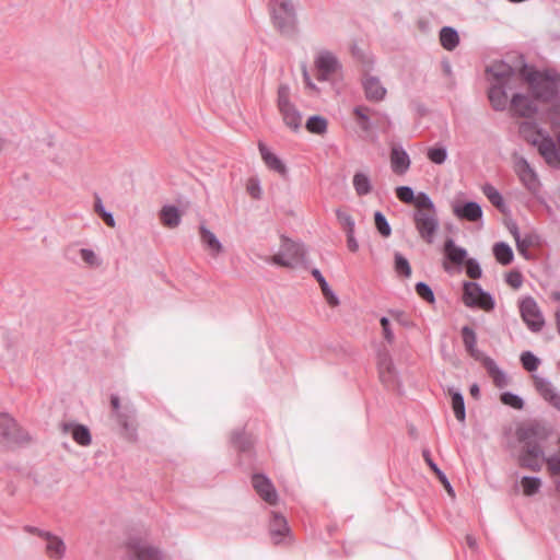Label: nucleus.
I'll list each match as a JSON object with an SVG mask.
<instances>
[{"mask_svg":"<svg viewBox=\"0 0 560 560\" xmlns=\"http://www.w3.org/2000/svg\"><path fill=\"white\" fill-rule=\"evenodd\" d=\"M131 553L137 560H164L163 552L149 542H136L131 545Z\"/></svg>","mask_w":560,"mask_h":560,"instance_id":"nucleus-24","label":"nucleus"},{"mask_svg":"<svg viewBox=\"0 0 560 560\" xmlns=\"http://www.w3.org/2000/svg\"><path fill=\"white\" fill-rule=\"evenodd\" d=\"M110 405H112V408H113L114 417H117L118 412H121L122 408H124V407L120 406V400H119L118 396L112 395V397H110Z\"/></svg>","mask_w":560,"mask_h":560,"instance_id":"nucleus-64","label":"nucleus"},{"mask_svg":"<svg viewBox=\"0 0 560 560\" xmlns=\"http://www.w3.org/2000/svg\"><path fill=\"white\" fill-rule=\"evenodd\" d=\"M312 275L317 280V282L322 289L323 295L326 299V302L332 307L338 306L339 299L334 293V291L330 289L326 279L323 277L322 272L318 269H313Z\"/></svg>","mask_w":560,"mask_h":560,"instance_id":"nucleus-33","label":"nucleus"},{"mask_svg":"<svg viewBox=\"0 0 560 560\" xmlns=\"http://www.w3.org/2000/svg\"><path fill=\"white\" fill-rule=\"evenodd\" d=\"M465 265H466V273L469 278H471V279L481 278L482 270H481L479 264L475 259H472V258L467 259L465 261Z\"/></svg>","mask_w":560,"mask_h":560,"instance_id":"nucleus-57","label":"nucleus"},{"mask_svg":"<svg viewBox=\"0 0 560 560\" xmlns=\"http://www.w3.org/2000/svg\"><path fill=\"white\" fill-rule=\"evenodd\" d=\"M444 253L450 261L455 265H462L467 259V250L455 244L452 238H447L444 243Z\"/></svg>","mask_w":560,"mask_h":560,"instance_id":"nucleus-30","label":"nucleus"},{"mask_svg":"<svg viewBox=\"0 0 560 560\" xmlns=\"http://www.w3.org/2000/svg\"><path fill=\"white\" fill-rule=\"evenodd\" d=\"M453 213L458 219L477 222L482 217V209L479 203L468 201L464 205L455 203L453 206Z\"/></svg>","mask_w":560,"mask_h":560,"instance_id":"nucleus-21","label":"nucleus"},{"mask_svg":"<svg viewBox=\"0 0 560 560\" xmlns=\"http://www.w3.org/2000/svg\"><path fill=\"white\" fill-rule=\"evenodd\" d=\"M361 84L368 101L380 103L385 100L387 90L378 77L366 72L362 75Z\"/></svg>","mask_w":560,"mask_h":560,"instance_id":"nucleus-10","label":"nucleus"},{"mask_svg":"<svg viewBox=\"0 0 560 560\" xmlns=\"http://www.w3.org/2000/svg\"><path fill=\"white\" fill-rule=\"evenodd\" d=\"M520 135L530 144H535L537 140L542 136L537 125L532 121H523L518 127Z\"/></svg>","mask_w":560,"mask_h":560,"instance_id":"nucleus-36","label":"nucleus"},{"mask_svg":"<svg viewBox=\"0 0 560 560\" xmlns=\"http://www.w3.org/2000/svg\"><path fill=\"white\" fill-rule=\"evenodd\" d=\"M347 245L349 250L357 252L359 248V244L354 238V232H347Z\"/></svg>","mask_w":560,"mask_h":560,"instance_id":"nucleus-63","label":"nucleus"},{"mask_svg":"<svg viewBox=\"0 0 560 560\" xmlns=\"http://www.w3.org/2000/svg\"><path fill=\"white\" fill-rule=\"evenodd\" d=\"M545 161L552 166L560 165V158L555 141L548 135H542L534 144Z\"/></svg>","mask_w":560,"mask_h":560,"instance_id":"nucleus-19","label":"nucleus"},{"mask_svg":"<svg viewBox=\"0 0 560 560\" xmlns=\"http://www.w3.org/2000/svg\"><path fill=\"white\" fill-rule=\"evenodd\" d=\"M462 337L464 347L471 358L481 362H483L485 358H488L477 349V336L472 328L469 326H464L462 328Z\"/></svg>","mask_w":560,"mask_h":560,"instance_id":"nucleus-26","label":"nucleus"},{"mask_svg":"<svg viewBox=\"0 0 560 560\" xmlns=\"http://www.w3.org/2000/svg\"><path fill=\"white\" fill-rule=\"evenodd\" d=\"M352 183L358 196H366L372 191L370 177L364 173H355Z\"/></svg>","mask_w":560,"mask_h":560,"instance_id":"nucleus-40","label":"nucleus"},{"mask_svg":"<svg viewBox=\"0 0 560 560\" xmlns=\"http://www.w3.org/2000/svg\"><path fill=\"white\" fill-rule=\"evenodd\" d=\"M483 366L487 369L488 373L493 380L495 386L502 388L508 385L506 375L499 369L494 360L491 358L483 359Z\"/></svg>","mask_w":560,"mask_h":560,"instance_id":"nucleus-34","label":"nucleus"},{"mask_svg":"<svg viewBox=\"0 0 560 560\" xmlns=\"http://www.w3.org/2000/svg\"><path fill=\"white\" fill-rule=\"evenodd\" d=\"M533 380L535 388L539 395L555 408L560 410V394L556 390L552 383L538 375H534Z\"/></svg>","mask_w":560,"mask_h":560,"instance_id":"nucleus-18","label":"nucleus"},{"mask_svg":"<svg viewBox=\"0 0 560 560\" xmlns=\"http://www.w3.org/2000/svg\"><path fill=\"white\" fill-rule=\"evenodd\" d=\"M252 483L259 497L267 503L273 505L278 501L277 491L272 482L264 475L255 474Z\"/></svg>","mask_w":560,"mask_h":560,"instance_id":"nucleus-15","label":"nucleus"},{"mask_svg":"<svg viewBox=\"0 0 560 560\" xmlns=\"http://www.w3.org/2000/svg\"><path fill=\"white\" fill-rule=\"evenodd\" d=\"M482 192L500 212L506 213L508 207L504 202V199L494 186L491 184L483 185Z\"/></svg>","mask_w":560,"mask_h":560,"instance_id":"nucleus-35","label":"nucleus"},{"mask_svg":"<svg viewBox=\"0 0 560 560\" xmlns=\"http://www.w3.org/2000/svg\"><path fill=\"white\" fill-rule=\"evenodd\" d=\"M396 196L397 198L408 205H412L415 201V192L411 187L409 186H399L396 188Z\"/></svg>","mask_w":560,"mask_h":560,"instance_id":"nucleus-51","label":"nucleus"},{"mask_svg":"<svg viewBox=\"0 0 560 560\" xmlns=\"http://www.w3.org/2000/svg\"><path fill=\"white\" fill-rule=\"evenodd\" d=\"M39 537L45 541V553L51 560H62L67 553L65 540L50 532L39 533Z\"/></svg>","mask_w":560,"mask_h":560,"instance_id":"nucleus-12","label":"nucleus"},{"mask_svg":"<svg viewBox=\"0 0 560 560\" xmlns=\"http://www.w3.org/2000/svg\"><path fill=\"white\" fill-rule=\"evenodd\" d=\"M394 264L395 271L405 278H409L411 276V267L406 257H404L400 253H395L394 255Z\"/></svg>","mask_w":560,"mask_h":560,"instance_id":"nucleus-44","label":"nucleus"},{"mask_svg":"<svg viewBox=\"0 0 560 560\" xmlns=\"http://www.w3.org/2000/svg\"><path fill=\"white\" fill-rule=\"evenodd\" d=\"M246 190L252 198L256 200H259L261 198V187L258 178H249L246 184Z\"/></svg>","mask_w":560,"mask_h":560,"instance_id":"nucleus-58","label":"nucleus"},{"mask_svg":"<svg viewBox=\"0 0 560 560\" xmlns=\"http://www.w3.org/2000/svg\"><path fill=\"white\" fill-rule=\"evenodd\" d=\"M277 105L285 126L293 131H298L302 126V114L290 100V88L288 84L279 85Z\"/></svg>","mask_w":560,"mask_h":560,"instance_id":"nucleus-4","label":"nucleus"},{"mask_svg":"<svg viewBox=\"0 0 560 560\" xmlns=\"http://www.w3.org/2000/svg\"><path fill=\"white\" fill-rule=\"evenodd\" d=\"M488 72L493 75L498 83L510 84V81L514 79V69L505 62H495L488 68Z\"/></svg>","mask_w":560,"mask_h":560,"instance_id":"nucleus-29","label":"nucleus"},{"mask_svg":"<svg viewBox=\"0 0 560 560\" xmlns=\"http://www.w3.org/2000/svg\"><path fill=\"white\" fill-rule=\"evenodd\" d=\"M62 431L70 434L73 441L81 446H89L92 442V435L86 425L68 422L62 424Z\"/></svg>","mask_w":560,"mask_h":560,"instance_id":"nucleus-22","label":"nucleus"},{"mask_svg":"<svg viewBox=\"0 0 560 560\" xmlns=\"http://www.w3.org/2000/svg\"><path fill=\"white\" fill-rule=\"evenodd\" d=\"M535 102L527 95L516 93L511 100V112L518 117L530 118L537 113Z\"/></svg>","mask_w":560,"mask_h":560,"instance_id":"nucleus-14","label":"nucleus"},{"mask_svg":"<svg viewBox=\"0 0 560 560\" xmlns=\"http://www.w3.org/2000/svg\"><path fill=\"white\" fill-rule=\"evenodd\" d=\"M521 74L529 84L535 100L549 102L558 95L560 75L556 71L528 70L527 67L524 66L521 70Z\"/></svg>","mask_w":560,"mask_h":560,"instance_id":"nucleus-1","label":"nucleus"},{"mask_svg":"<svg viewBox=\"0 0 560 560\" xmlns=\"http://www.w3.org/2000/svg\"><path fill=\"white\" fill-rule=\"evenodd\" d=\"M517 173L520 176V179L523 182V184L530 190H534L537 187L538 179L536 176V173L530 167L528 162L525 159H521L517 164Z\"/></svg>","mask_w":560,"mask_h":560,"instance_id":"nucleus-28","label":"nucleus"},{"mask_svg":"<svg viewBox=\"0 0 560 560\" xmlns=\"http://www.w3.org/2000/svg\"><path fill=\"white\" fill-rule=\"evenodd\" d=\"M231 441L233 446L241 452H247L254 445L253 436L244 431L233 432Z\"/></svg>","mask_w":560,"mask_h":560,"instance_id":"nucleus-39","label":"nucleus"},{"mask_svg":"<svg viewBox=\"0 0 560 560\" xmlns=\"http://www.w3.org/2000/svg\"><path fill=\"white\" fill-rule=\"evenodd\" d=\"M440 43L444 49L448 51L454 50L459 44L457 31L451 26L442 27L440 31Z\"/></svg>","mask_w":560,"mask_h":560,"instance_id":"nucleus-32","label":"nucleus"},{"mask_svg":"<svg viewBox=\"0 0 560 560\" xmlns=\"http://www.w3.org/2000/svg\"><path fill=\"white\" fill-rule=\"evenodd\" d=\"M270 13L275 27L285 36L296 32V15L290 0H271Z\"/></svg>","mask_w":560,"mask_h":560,"instance_id":"nucleus-2","label":"nucleus"},{"mask_svg":"<svg viewBox=\"0 0 560 560\" xmlns=\"http://www.w3.org/2000/svg\"><path fill=\"white\" fill-rule=\"evenodd\" d=\"M521 362L523 368L528 372L536 371L539 365V359L530 351H524L521 354Z\"/></svg>","mask_w":560,"mask_h":560,"instance_id":"nucleus-49","label":"nucleus"},{"mask_svg":"<svg viewBox=\"0 0 560 560\" xmlns=\"http://www.w3.org/2000/svg\"><path fill=\"white\" fill-rule=\"evenodd\" d=\"M382 330H383V337L388 343H393L395 340V336L393 330L390 329L389 319L387 317H382L380 319Z\"/></svg>","mask_w":560,"mask_h":560,"instance_id":"nucleus-61","label":"nucleus"},{"mask_svg":"<svg viewBox=\"0 0 560 560\" xmlns=\"http://www.w3.org/2000/svg\"><path fill=\"white\" fill-rule=\"evenodd\" d=\"M452 407L454 410L455 418L459 422H464L466 418L464 397L458 392H452Z\"/></svg>","mask_w":560,"mask_h":560,"instance_id":"nucleus-42","label":"nucleus"},{"mask_svg":"<svg viewBox=\"0 0 560 560\" xmlns=\"http://www.w3.org/2000/svg\"><path fill=\"white\" fill-rule=\"evenodd\" d=\"M374 222L377 231L384 237H388L392 233L390 225L385 218V215L381 211H376L374 213Z\"/></svg>","mask_w":560,"mask_h":560,"instance_id":"nucleus-48","label":"nucleus"},{"mask_svg":"<svg viewBox=\"0 0 560 560\" xmlns=\"http://www.w3.org/2000/svg\"><path fill=\"white\" fill-rule=\"evenodd\" d=\"M80 256L82 260L90 267H98L102 262L95 252L90 248H81Z\"/></svg>","mask_w":560,"mask_h":560,"instance_id":"nucleus-53","label":"nucleus"},{"mask_svg":"<svg viewBox=\"0 0 560 560\" xmlns=\"http://www.w3.org/2000/svg\"><path fill=\"white\" fill-rule=\"evenodd\" d=\"M389 162L393 173L399 176L405 175L411 165L410 158L406 150L397 144H393L390 148Z\"/></svg>","mask_w":560,"mask_h":560,"instance_id":"nucleus-17","label":"nucleus"},{"mask_svg":"<svg viewBox=\"0 0 560 560\" xmlns=\"http://www.w3.org/2000/svg\"><path fill=\"white\" fill-rule=\"evenodd\" d=\"M377 369L381 382L390 389L399 387L397 371L388 351L378 353Z\"/></svg>","mask_w":560,"mask_h":560,"instance_id":"nucleus-9","label":"nucleus"},{"mask_svg":"<svg viewBox=\"0 0 560 560\" xmlns=\"http://www.w3.org/2000/svg\"><path fill=\"white\" fill-rule=\"evenodd\" d=\"M481 287L476 282H465L464 283V293H463V302L468 307H475L477 303V299L481 293Z\"/></svg>","mask_w":560,"mask_h":560,"instance_id":"nucleus-37","label":"nucleus"},{"mask_svg":"<svg viewBox=\"0 0 560 560\" xmlns=\"http://www.w3.org/2000/svg\"><path fill=\"white\" fill-rule=\"evenodd\" d=\"M412 205L416 206V211H436L433 201L425 192H419Z\"/></svg>","mask_w":560,"mask_h":560,"instance_id":"nucleus-46","label":"nucleus"},{"mask_svg":"<svg viewBox=\"0 0 560 560\" xmlns=\"http://www.w3.org/2000/svg\"><path fill=\"white\" fill-rule=\"evenodd\" d=\"M422 456H423L425 463L429 465V467L434 471V474L436 475V477L440 480V482L443 485V487L446 490V492L452 498H454L455 497V492H454V489H453L452 485L450 483V481H448L447 477L445 476V474L438 467V465L431 458L430 451L429 450H423Z\"/></svg>","mask_w":560,"mask_h":560,"instance_id":"nucleus-31","label":"nucleus"},{"mask_svg":"<svg viewBox=\"0 0 560 560\" xmlns=\"http://www.w3.org/2000/svg\"><path fill=\"white\" fill-rule=\"evenodd\" d=\"M520 313L523 322L532 332L542 330L545 318L534 298L526 296L520 302Z\"/></svg>","mask_w":560,"mask_h":560,"instance_id":"nucleus-5","label":"nucleus"},{"mask_svg":"<svg viewBox=\"0 0 560 560\" xmlns=\"http://www.w3.org/2000/svg\"><path fill=\"white\" fill-rule=\"evenodd\" d=\"M515 243H516V248H517L518 253H521L522 255H526L527 249L533 244L532 238L529 236H526L523 238L521 236L516 237Z\"/></svg>","mask_w":560,"mask_h":560,"instance_id":"nucleus-62","label":"nucleus"},{"mask_svg":"<svg viewBox=\"0 0 560 560\" xmlns=\"http://www.w3.org/2000/svg\"><path fill=\"white\" fill-rule=\"evenodd\" d=\"M416 292L421 299L429 303H433L435 300L432 289L425 282H418L416 284Z\"/></svg>","mask_w":560,"mask_h":560,"instance_id":"nucleus-56","label":"nucleus"},{"mask_svg":"<svg viewBox=\"0 0 560 560\" xmlns=\"http://www.w3.org/2000/svg\"><path fill=\"white\" fill-rule=\"evenodd\" d=\"M305 250L302 244L282 236L280 250L270 258L277 266L293 268L304 260Z\"/></svg>","mask_w":560,"mask_h":560,"instance_id":"nucleus-3","label":"nucleus"},{"mask_svg":"<svg viewBox=\"0 0 560 560\" xmlns=\"http://www.w3.org/2000/svg\"><path fill=\"white\" fill-rule=\"evenodd\" d=\"M314 63L317 70L316 78L318 81L330 80V78L341 68L338 58L328 50L319 51Z\"/></svg>","mask_w":560,"mask_h":560,"instance_id":"nucleus-7","label":"nucleus"},{"mask_svg":"<svg viewBox=\"0 0 560 560\" xmlns=\"http://www.w3.org/2000/svg\"><path fill=\"white\" fill-rule=\"evenodd\" d=\"M412 218L420 237L428 244H432L439 229L436 211H415Z\"/></svg>","mask_w":560,"mask_h":560,"instance_id":"nucleus-6","label":"nucleus"},{"mask_svg":"<svg viewBox=\"0 0 560 560\" xmlns=\"http://www.w3.org/2000/svg\"><path fill=\"white\" fill-rule=\"evenodd\" d=\"M269 533L275 544L282 541L283 537L289 535L290 528L283 515L272 512V517L269 524Z\"/></svg>","mask_w":560,"mask_h":560,"instance_id":"nucleus-25","label":"nucleus"},{"mask_svg":"<svg viewBox=\"0 0 560 560\" xmlns=\"http://www.w3.org/2000/svg\"><path fill=\"white\" fill-rule=\"evenodd\" d=\"M327 119L319 115L311 116L305 124L308 132L315 135H324L327 131Z\"/></svg>","mask_w":560,"mask_h":560,"instance_id":"nucleus-41","label":"nucleus"},{"mask_svg":"<svg viewBox=\"0 0 560 560\" xmlns=\"http://www.w3.org/2000/svg\"><path fill=\"white\" fill-rule=\"evenodd\" d=\"M23 439L14 419L8 413H0V443L19 442Z\"/></svg>","mask_w":560,"mask_h":560,"instance_id":"nucleus-16","label":"nucleus"},{"mask_svg":"<svg viewBox=\"0 0 560 560\" xmlns=\"http://www.w3.org/2000/svg\"><path fill=\"white\" fill-rule=\"evenodd\" d=\"M501 401L504 405L511 406L514 409H522L524 407V401L517 395L506 392L501 395Z\"/></svg>","mask_w":560,"mask_h":560,"instance_id":"nucleus-55","label":"nucleus"},{"mask_svg":"<svg viewBox=\"0 0 560 560\" xmlns=\"http://www.w3.org/2000/svg\"><path fill=\"white\" fill-rule=\"evenodd\" d=\"M338 221L342 224V226L347 232H354V221L352 217L346 212L337 210L336 212Z\"/></svg>","mask_w":560,"mask_h":560,"instance_id":"nucleus-59","label":"nucleus"},{"mask_svg":"<svg viewBox=\"0 0 560 560\" xmlns=\"http://www.w3.org/2000/svg\"><path fill=\"white\" fill-rule=\"evenodd\" d=\"M544 462V451L541 446H523L518 457L522 467L537 471L541 468Z\"/></svg>","mask_w":560,"mask_h":560,"instance_id":"nucleus-13","label":"nucleus"},{"mask_svg":"<svg viewBox=\"0 0 560 560\" xmlns=\"http://www.w3.org/2000/svg\"><path fill=\"white\" fill-rule=\"evenodd\" d=\"M476 306L487 312L492 311L494 308V300L488 292L482 290L477 299Z\"/></svg>","mask_w":560,"mask_h":560,"instance_id":"nucleus-54","label":"nucleus"},{"mask_svg":"<svg viewBox=\"0 0 560 560\" xmlns=\"http://www.w3.org/2000/svg\"><path fill=\"white\" fill-rule=\"evenodd\" d=\"M505 281L513 289H518V288H521V285L523 283V276L520 271L512 270L506 273Z\"/></svg>","mask_w":560,"mask_h":560,"instance_id":"nucleus-60","label":"nucleus"},{"mask_svg":"<svg viewBox=\"0 0 560 560\" xmlns=\"http://www.w3.org/2000/svg\"><path fill=\"white\" fill-rule=\"evenodd\" d=\"M521 485L523 488V492L525 495H534L536 494L540 487H541V480L538 477H528L525 476L521 480Z\"/></svg>","mask_w":560,"mask_h":560,"instance_id":"nucleus-43","label":"nucleus"},{"mask_svg":"<svg viewBox=\"0 0 560 560\" xmlns=\"http://www.w3.org/2000/svg\"><path fill=\"white\" fill-rule=\"evenodd\" d=\"M94 210L108 226L114 228L116 225L113 213L105 209L103 201L98 196L95 198Z\"/></svg>","mask_w":560,"mask_h":560,"instance_id":"nucleus-45","label":"nucleus"},{"mask_svg":"<svg viewBox=\"0 0 560 560\" xmlns=\"http://www.w3.org/2000/svg\"><path fill=\"white\" fill-rule=\"evenodd\" d=\"M493 255L497 261L503 266L510 265L514 257L512 248L504 242L494 244Z\"/></svg>","mask_w":560,"mask_h":560,"instance_id":"nucleus-38","label":"nucleus"},{"mask_svg":"<svg viewBox=\"0 0 560 560\" xmlns=\"http://www.w3.org/2000/svg\"><path fill=\"white\" fill-rule=\"evenodd\" d=\"M370 108L366 106H355L353 108V114L358 118L359 125L362 130L368 131L371 129V121L369 118Z\"/></svg>","mask_w":560,"mask_h":560,"instance_id":"nucleus-47","label":"nucleus"},{"mask_svg":"<svg viewBox=\"0 0 560 560\" xmlns=\"http://www.w3.org/2000/svg\"><path fill=\"white\" fill-rule=\"evenodd\" d=\"M518 441L523 443V446H541L548 435V429L538 422L529 423L525 427L517 429Z\"/></svg>","mask_w":560,"mask_h":560,"instance_id":"nucleus-8","label":"nucleus"},{"mask_svg":"<svg viewBox=\"0 0 560 560\" xmlns=\"http://www.w3.org/2000/svg\"><path fill=\"white\" fill-rule=\"evenodd\" d=\"M161 221L168 228H175V206H165L161 211Z\"/></svg>","mask_w":560,"mask_h":560,"instance_id":"nucleus-52","label":"nucleus"},{"mask_svg":"<svg viewBox=\"0 0 560 560\" xmlns=\"http://www.w3.org/2000/svg\"><path fill=\"white\" fill-rule=\"evenodd\" d=\"M428 159L434 164H443L447 158V151L444 147L430 148L428 150Z\"/></svg>","mask_w":560,"mask_h":560,"instance_id":"nucleus-50","label":"nucleus"},{"mask_svg":"<svg viewBox=\"0 0 560 560\" xmlns=\"http://www.w3.org/2000/svg\"><path fill=\"white\" fill-rule=\"evenodd\" d=\"M199 236L203 248L211 257L217 258L223 253V245L215 234L212 233L205 224H201L199 228Z\"/></svg>","mask_w":560,"mask_h":560,"instance_id":"nucleus-20","label":"nucleus"},{"mask_svg":"<svg viewBox=\"0 0 560 560\" xmlns=\"http://www.w3.org/2000/svg\"><path fill=\"white\" fill-rule=\"evenodd\" d=\"M258 149L267 167L285 178L288 176V168L285 164L276 154H273L265 143L259 142Z\"/></svg>","mask_w":560,"mask_h":560,"instance_id":"nucleus-23","label":"nucleus"},{"mask_svg":"<svg viewBox=\"0 0 560 560\" xmlns=\"http://www.w3.org/2000/svg\"><path fill=\"white\" fill-rule=\"evenodd\" d=\"M120 427V434L128 441L135 442L137 440V419L136 410L131 406H124L122 411L118 412L115 417Z\"/></svg>","mask_w":560,"mask_h":560,"instance_id":"nucleus-11","label":"nucleus"},{"mask_svg":"<svg viewBox=\"0 0 560 560\" xmlns=\"http://www.w3.org/2000/svg\"><path fill=\"white\" fill-rule=\"evenodd\" d=\"M510 85L505 83H497L493 84L489 92L488 97L489 101L495 110H504L506 108L508 104V95H506V89H509Z\"/></svg>","mask_w":560,"mask_h":560,"instance_id":"nucleus-27","label":"nucleus"}]
</instances>
